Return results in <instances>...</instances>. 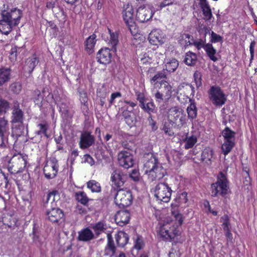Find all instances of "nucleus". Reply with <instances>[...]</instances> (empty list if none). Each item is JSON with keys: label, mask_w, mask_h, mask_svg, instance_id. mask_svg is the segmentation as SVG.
<instances>
[{"label": "nucleus", "mask_w": 257, "mask_h": 257, "mask_svg": "<svg viewBox=\"0 0 257 257\" xmlns=\"http://www.w3.org/2000/svg\"><path fill=\"white\" fill-rule=\"evenodd\" d=\"M28 156L21 153H15L9 161L8 171L11 174H17L24 171L27 164Z\"/></svg>", "instance_id": "4"}, {"label": "nucleus", "mask_w": 257, "mask_h": 257, "mask_svg": "<svg viewBox=\"0 0 257 257\" xmlns=\"http://www.w3.org/2000/svg\"><path fill=\"white\" fill-rule=\"evenodd\" d=\"M46 91H47L48 92V93H49L48 95L51 94V93L49 91V88L47 87H45L43 89V90H42V94H41V92H40V91L39 90H38V89L35 90V93L37 95V97H38L37 99H43L44 97L45 96V93Z\"/></svg>", "instance_id": "61"}, {"label": "nucleus", "mask_w": 257, "mask_h": 257, "mask_svg": "<svg viewBox=\"0 0 257 257\" xmlns=\"http://www.w3.org/2000/svg\"><path fill=\"white\" fill-rule=\"evenodd\" d=\"M107 242L104 249V255L112 256L115 252L116 247L110 233L107 234Z\"/></svg>", "instance_id": "27"}, {"label": "nucleus", "mask_w": 257, "mask_h": 257, "mask_svg": "<svg viewBox=\"0 0 257 257\" xmlns=\"http://www.w3.org/2000/svg\"><path fill=\"white\" fill-rule=\"evenodd\" d=\"M224 141H235V133L229 127H226L222 132Z\"/></svg>", "instance_id": "43"}, {"label": "nucleus", "mask_w": 257, "mask_h": 257, "mask_svg": "<svg viewBox=\"0 0 257 257\" xmlns=\"http://www.w3.org/2000/svg\"><path fill=\"white\" fill-rule=\"evenodd\" d=\"M9 130V121L4 117H0V138L3 140Z\"/></svg>", "instance_id": "36"}, {"label": "nucleus", "mask_w": 257, "mask_h": 257, "mask_svg": "<svg viewBox=\"0 0 257 257\" xmlns=\"http://www.w3.org/2000/svg\"><path fill=\"white\" fill-rule=\"evenodd\" d=\"M133 200L132 192L130 189L123 188L116 191L114 202L118 206L122 207L129 206Z\"/></svg>", "instance_id": "6"}, {"label": "nucleus", "mask_w": 257, "mask_h": 257, "mask_svg": "<svg viewBox=\"0 0 257 257\" xmlns=\"http://www.w3.org/2000/svg\"><path fill=\"white\" fill-rule=\"evenodd\" d=\"M85 50L89 53H91L96 44V35L93 34L87 38L85 43Z\"/></svg>", "instance_id": "35"}, {"label": "nucleus", "mask_w": 257, "mask_h": 257, "mask_svg": "<svg viewBox=\"0 0 257 257\" xmlns=\"http://www.w3.org/2000/svg\"><path fill=\"white\" fill-rule=\"evenodd\" d=\"M176 4V0H163L158 5V10H161L167 6H171Z\"/></svg>", "instance_id": "59"}, {"label": "nucleus", "mask_w": 257, "mask_h": 257, "mask_svg": "<svg viewBox=\"0 0 257 257\" xmlns=\"http://www.w3.org/2000/svg\"><path fill=\"white\" fill-rule=\"evenodd\" d=\"M18 222V219L14 214H4L2 217H0V228L5 225L14 229L19 226Z\"/></svg>", "instance_id": "17"}, {"label": "nucleus", "mask_w": 257, "mask_h": 257, "mask_svg": "<svg viewBox=\"0 0 257 257\" xmlns=\"http://www.w3.org/2000/svg\"><path fill=\"white\" fill-rule=\"evenodd\" d=\"M38 126L39 130L36 132V134L39 136L43 134L46 137L48 138L47 131L48 130L49 125L47 122L43 123H39Z\"/></svg>", "instance_id": "49"}, {"label": "nucleus", "mask_w": 257, "mask_h": 257, "mask_svg": "<svg viewBox=\"0 0 257 257\" xmlns=\"http://www.w3.org/2000/svg\"><path fill=\"white\" fill-rule=\"evenodd\" d=\"M108 31L110 35L109 43L111 44L112 47H114L118 42V35L115 33L111 32V30L109 28H108Z\"/></svg>", "instance_id": "53"}, {"label": "nucleus", "mask_w": 257, "mask_h": 257, "mask_svg": "<svg viewBox=\"0 0 257 257\" xmlns=\"http://www.w3.org/2000/svg\"><path fill=\"white\" fill-rule=\"evenodd\" d=\"M178 61L175 58L172 59L166 63L165 68H164L162 71L165 72V70H166L168 72H174L178 68Z\"/></svg>", "instance_id": "42"}, {"label": "nucleus", "mask_w": 257, "mask_h": 257, "mask_svg": "<svg viewBox=\"0 0 257 257\" xmlns=\"http://www.w3.org/2000/svg\"><path fill=\"white\" fill-rule=\"evenodd\" d=\"M204 50L205 51L207 56L211 60L213 61V62H216L217 61L218 59L215 56L216 50L213 47L211 43H207Z\"/></svg>", "instance_id": "39"}, {"label": "nucleus", "mask_w": 257, "mask_h": 257, "mask_svg": "<svg viewBox=\"0 0 257 257\" xmlns=\"http://www.w3.org/2000/svg\"><path fill=\"white\" fill-rule=\"evenodd\" d=\"M208 93L210 100L214 105L220 106L225 103L226 97L219 86H211Z\"/></svg>", "instance_id": "9"}, {"label": "nucleus", "mask_w": 257, "mask_h": 257, "mask_svg": "<svg viewBox=\"0 0 257 257\" xmlns=\"http://www.w3.org/2000/svg\"><path fill=\"white\" fill-rule=\"evenodd\" d=\"M165 35L160 29H154L149 35L148 41L153 45L157 46L164 43Z\"/></svg>", "instance_id": "20"}, {"label": "nucleus", "mask_w": 257, "mask_h": 257, "mask_svg": "<svg viewBox=\"0 0 257 257\" xmlns=\"http://www.w3.org/2000/svg\"><path fill=\"white\" fill-rule=\"evenodd\" d=\"M39 62V59L36 57V55L35 54H33L32 57H29L26 60V70L27 71L29 74L32 73Z\"/></svg>", "instance_id": "29"}, {"label": "nucleus", "mask_w": 257, "mask_h": 257, "mask_svg": "<svg viewBox=\"0 0 257 257\" xmlns=\"http://www.w3.org/2000/svg\"><path fill=\"white\" fill-rule=\"evenodd\" d=\"M123 20L132 35L137 33L138 29L134 18V9L132 5H127L122 11Z\"/></svg>", "instance_id": "8"}, {"label": "nucleus", "mask_w": 257, "mask_h": 257, "mask_svg": "<svg viewBox=\"0 0 257 257\" xmlns=\"http://www.w3.org/2000/svg\"><path fill=\"white\" fill-rule=\"evenodd\" d=\"M172 190L166 183H159L155 187L154 195L158 200L163 202H169L171 199Z\"/></svg>", "instance_id": "7"}, {"label": "nucleus", "mask_w": 257, "mask_h": 257, "mask_svg": "<svg viewBox=\"0 0 257 257\" xmlns=\"http://www.w3.org/2000/svg\"><path fill=\"white\" fill-rule=\"evenodd\" d=\"M112 57V51L107 48H101L96 54L97 61L99 63L105 65L109 64L111 62Z\"/></svg>", "instance_id": "19"}, {"label": "nucleus", "mask_w": 257, "mask_h": 257, "mask_svg": "<svg viewBox=\"0 0 257 257\" xmlns=\"http://www.w3.org/2000/svg\"><path fill=\"white\" fill-rule=\"evenodd\" d=\"M197 61V57L196 53L191 51H188L186 53L184 62L188 66H194Z\"/></svg>", "instance_id": "33"}, {"label": "nucleus", "mask_w": 257, "mask_h": 257, "mask_svg": "<svg viewBox=\"0 0 257 257\" xmlns=\"http://www.w3.org/2000/svg\"><path fill=\"white\" fill-rule=\"evenodd\" d=\"M172 123L169 122H165L163 126L162 130L164 132L166 135H167L169 137H172L174 135V132L172 128Z\"/></svg>", "instance_id": "50"}, {"label": "nucleus", "mask_w": 257, "mask_h": 257, "mask_svg": "<svg viewBox=\"0 0 257 257\" xmlns=\"http://www.w3.org/2000/svg\"><path fill=\"white\" fill-rule=\"evenodd\" d=\"M11 69L9 68H0V86H2L11 78Z\"/></svg>", "instance_id": "32"}, {"label": "nucleus", "mask_w": 257, "mask_h": 257, "mask_svg": "<svg viewBox=\"0 0 257 257\" xmlns=\"http://www.w3.org/2000/svg\"><path fill=\"white\" fill-rule=\"evenodd\" d=\"M168 118L170 122L178 125H182L185 120L183 109L178 106L172 107L168 110Z\"/></svg>", "instance_id": "11"}, {"label": "nucleus", "mask_w": 257, "mask_h": 257, "mask_svg": "<svg viewBox=\"0 0 257 257\" xmlns=\"http://www.w3.org/2000/svg\"><path fill=\"white\" fill-rule=\"evenodd\" d=\"M120 102L121 103V107L120 108L121 112H123L124 110L123 107L127 108V110H130L131 108H132L133 111H134V107L137 106V103L136 102L131 101L124 100L123 101H121Z\"/></svg>", "instance_id": "52"}, {"label": "nucleus", "mask_w": 257, "mask_h": 257, "mask_svg": "<svg viewBox=\"0 0 257 257\" xmlns=\"http://www.w3.org/2000/svg\"><path fill=\"white\" fill-rule=\"evenodd\" d=\"M183 39H188V42H186L187 46H194L198 50L201 48L205 49L206 44V39H198L194 40L193 37L189 34H184L182 36Z\"/></svg>", "instance_id": "23"}, {"label": "nucleus", "mask_w": 257, "mask_h": 257, "mask_svg": "<svg viewBox=\"0 0 257 257\" xmlns=\"http://www.w3.org/2000/svg\"><path fill=\"white\" fill-rule=\"evenodd\" d=\"M194 79L195 83L196 86L197 88L202 86V74L201 73L196 71L194 73Z\"/></svg>", "instance_id": "57"}, {"label": "nucleus", "mask_w": 257, "mask_h": 257, "mask_svg": "<svg viewBox=\"0 0 257 257\" xmlns=\"http://www.w3.org/2000/svg\"><path fill=\"white\" fill-rule=\"evenodd\" d=\"M135 95L137 100L139 102V104H142L146 101L145 94L144 92L136 91H135Z\"/></svg>", "instance_id": "60"}, {"label": "nucleus", "mask_w": 257, "mask_h": 257, "mask_svg": "<svg viewBox=\"0 0 257 257\" xmlns=\"http://www.w3.org/2000/svg\"><path fill=\"white\" fill-rule=\"evenodd\" d=\"M148 121L149 125L151 126V129L153 131L155 132L158 129V126L157 125L156 121L153 118L152 115H149L148 117Z\"/></svg>", "instance_id": "62"}, {"label": "nucleus", "mask_w": 257, "mask_h": 257, "mask_svg": "<svg viewBox=\"0 0 257 257\" xmlns=\"http://www.w3.org/2000/svg\"><path fill=\"white\" fill-rule=\"evenodd\" d=\"M115 241L118 247H124L128 242L129 237L127 233L119 231L115 234Z\"/></svg>", "instance_id": "28"}, {"label": "nucleus", "mask_w": 257, "mask_h": 257, "mask_svg": "<svg viewBox=\"0 0 257 257\" xmlns=\"http://www.w3.org/2000/svg\"><path fill=\"white\" fill-rule=\"evenodd\" d=\"M59 196L60 195L57 190H53L47 194L45 203H48L50 200L53 202L55 201L56 197H57V198L58 199Z\"/></svg>", "instance_id": "54"}, {"label": "nucleus", "mask_w": 257, "mask_h": 257, "mask_svg": "<svg viewBox=\"0 0 257 257\" xmlns=\"http://www.w3.org/2000/svg\"><path fill=\"white\" fill-rule=\"evenodd\" d=\"M131 214L126 210H119L115 215V221L120 226H123L128 223L130 220Z\"/></svg>", "instance_id": "22"}, {"label": "nucleus", "mask_w": 257, "mask_h": 257, "mask_svg": "<svg viewBox=\"0 0 257 257\" xmlns=\"http://www.w3.org/2000/svg\"><path fill=\"white\" fill-rule=\"evenodd\" d=\"M75 198L77 201L84 206L87 205L90 199L84 191H78L75 194Z\"/></svg>", "instance_id": "37"}, {"label": "nucleus", "mask_w": 257, "mask_h": 257, "mask_svg": "<svg viewBox=\"0 0 257 257\" xmlns=\"http://www.w3.org/2000/svg\"><path fill=\"white\" fill-rule=\"evenodd\" d=\"M79 100L82 104L88 108V96L87 92L84 90H78Z\"/></svg>", "instance_id": "51"}, {"label": "nucleus", "mask_w": 257, "mask_h": 257, "mask_svg": "<svg viewBox=\"0 0 257 257\" xmlns=\"http://www.w3.org/2000/svg\"><path fill=\"white\" fill-rule=\"evenodd\" d=\"M235 145V141H224L221 147L222 153L226 156L231 151Z\"/></svg>", "instance_id": "38"}, {"label": "nucleus", "mask_w": 257, "mask_h": 257, "mask_svg": "<svg viewBox=\"0 0 257 257\" xmlns=\"http://www.w3.org/2000/svg\"><path fill=\"white\" fill-rule=\"evenodd\" d=\"M183 141L185 143L184 148L185 149L188 150L192 148L195 144L197 143V137L194 135H192L190 137H186L183 140Z\"/></svg>", "instance_id": "44"}, {"label": "nucleus", "mask_w": 257, "mask_h": 257, "mask_svg": "<svg viewBox=\"0 0 257 257\" xmlns=\"http://www.w3.org/2000/svg\"><path fill=\"white\" fill-rule=\"evenodd\" d=\"M87 188L93 193H99L101 191L100 184L95 180H90L86 183Z\"/></svg>", "instance_id": "40"}, {"label": "nucleus", "mask_w": 257, "mask_h": 257, "mask_svg": "<svg viewBox=\"0 0 257 257\" xmlns=\"http://www.w3.org/2000/svg\"><path fill=\"white\" fill-rule=\"evenodd\" d=\"M152 10L149 7L141 6L137 10L136 18L140 23H145L150 20L153 16Z\"/></svg>", "instance_id": "16"}, {"label": "nucleus", "mask_w": 257, "mask_h": 257, "mask_svg": "<svg viewBox=\"0 0 257 257\" xmlns=\"http://www.w3.org/2000/svg\"><path fill=\"white\" fill-rule=\"evenodd\" d=\"M188 118L191 120L196 118L197 115V108L194 101H191L187 108Z\"/></svg>", "instance_id": "41"}, {"label": "nucleus", "mask_w": 257, "mask_h": 257, "mask_svg": "<svg viewBox=\"0 0 257 257\" xmlns=\"http://www.w3.org/2000/svg\"><path fill=\"white\" fill-rule=\"evenodd\" d=\"M175 204H178V205L185 204L188 201V193L184 191L180 194L174 200Z\"/></svg>", "instance_id": "47"}, {"label": "nucleus", "mask_w": 257, "mask_h": 257, "mask_svg": "<svg viewBox=\"0 0 257 257\" xmlns=\"http://www.w3.org/2000/svg\"><path fill=\"white\" fill-rule=\"evenodd\" d=\"M83 162L84 163H87L90 166H92L94 164V160L93 158L89 154H85L83 156Z\"/></svg>", "instance_id": "64"}, {"label": "nucleus", "mask_w": 257, "mask_h": 257, "mask_svg": "<svg viewBox=\"0 0 257 257\" xmlns=\"http://www.w3.org/2000/svg\"><path fill=\"white\" fill-rule=\"evenodd\" d=\"M210 42V43H211L212 44V43H216L218 42L222 43L223 42V38L219 35H218L213 31H212Z\"/></svg>", "instance_id": "58"}, {"label": "nucleus", "mask_w": 257, "mask_h": 257, "mask_svg": "<svg viewBox=\"0 0 257 257\" xmlns=\"http://www.w3.org/2000/svg\"><path fill=\"white\" fill-rule=\"evenodd\" d=\"M1 15L2 18H4L13 26L16 27L20 23L23 17V12L17 8L10 9L8 5L4 4L1 10Z\"/></svg>", "instance_id": "5"}, {"label": "nucleus", "mask_w": 257, "mask_h": 257, "mask_svg": "<svg viewBox=\"0 0 257 257\" xmlns=\"http://www.w3.org/2000/svg\"><path fill=\"white\" fill-rule=\"evenodd\" d=\"M94 238V234L88 227L84 228L78 232L77 239L79 241L87 242Z\"/></svg>", "instance_id": "26"}, {"label": "nucleus", "mask_w": 257, "mask_h": 257, "mask_svg": "<svg viewBox=\"0 0 257 257\" xmlns=\"http://www.w3.org/2000/svg\"><path fill=\"white\" fill-rule=\"evenodd\" d=\"M25 118L24 112L20 108V103L17 100L13 101L11 116L12 124L20 126L23 125Z\"/></svg>", "instance_id": "10"}, {"label": "nucleus", "mask_w": 257, "mask_h": 257, "mask_svg": "<svg viewBox=\"0 0 257 257\" xmlns=\"http://www.w3.org/2000/svg\"><path fill=\"white\" fill-rule=\"evenodd\" d=\"M179 230L173 222H168L161 226L159 233L161 236L166 240L171 241L178 235Z\"/></svg>", "instance_id": "12"}, {"label": "nucleus", "mask_w": 257, "mask_h": 257, "mask_svg": "<svg viewBox=\"0 0 257 257\" xmlns=\"http://www.w3.org/2000/svg\"><path fill=\"white\" fill-rule=\"evenodd\" d=\"M220 221L222 222V226L223 229L231 228L230 219L228 215L224 214L220 218Z\"/></svg>", "instance_id": "56"}, {"label": "nucleus", "mask_w": 257, "mask_h": 257, "mask_svg": "<svg viewBox=\"0 0 257 257\" xmlns=\"http://www.w3.org/2000/svg\"><path fill=\"white\" fill-rule=\"evenodd\" d=\"M124 110L121 112L122 115L125 121V123L130 127L134 126L137 121L136 116L133 109L131 108L130 110H127V108L123 107Z\"/></svg>", "instance_id": "25"}, {"label": "nucleus", "mask_w": 257, "mask_h": 257, "mask_svg": "<svg viewBox=\"0 0 257 257\" xmlns=\"http://www.w3.org/2000/svg\"><path fill=\"white\" fill-rule=\"evenodd\" d=\"M214 151L210 147H206L201 153V160L208 165L211 164V159L213 157Z\"/></svg>", "instance_id": "31"}, {"label": "nucleus", "mask_w": 257, "mask_h": 257, "mask_svg": "<svg viewBox=\"0 0 257 257\" xmlns=\"http://www.w3.org/2000/svg\"><path fill=\"white\" fill-rule=\"evenodd\" d=\"M179 206L178 204H175L174 203H172L171 205V213L173 216H177L180 214V211L179 210Z\"/></svg>", "instance_id": "63"}, {"label": "nucleus", "mask_w": 257, "mask_h": 257, "mask_svg": "<svg viewBox=\"0 0 257 257\" xmlns=\"http://www.w3.org/2000/svg\"><path fill=\"white\" fill-rule=\"evenodd\" d=\"M139 106L144 112L148 113L149 115L156 112V105L153 100L147 103L145 101L144 103L140 104Z\"/></svg>", "instance_id": "34"}, {"label": "nucleus", "mask_w": 257, "mask_h": 257, "mask_svg": "<svg viewBox=\"0 0 257 257\" xmlns=\"http://www.w3.org/2000/svg\"><path fill=\"white\" fill-rule=\"evenodd\" d=\"M217 181L210 186L211 195L212 197H216L220 196L226 198L229 190V182L226 175L222 172H220L216 177Z\"/></svg>", "instance_id": "3"}, {"label": "nucleus", "mask_w": 257, "mask_h": 257, "mask_svg": "<svg viewBox=\"0 0 257 257\" xmlns=\"http://www.w3.org/2000/svg\"><path fill=\"white\" fill-rule=\"evenodd\" d=\"M46 215L47 219L52 223H60L63 220L64 212L59 208H52L48 210Z\"/></svg>", "instance_id": "18"}, {"label": "nucleus", "mask_w": 257, "mask_h": 257, "mask_svg": "<svg viewBox=\"0 0 257 257\" xmlns=\"http://www.w3.org/2000/svg\"><path fill=\"white\" fill-rule=\"evenodd\" d=\"M9 22V21L1 17L0 20V32L6 35H8L12 31L14 27H15Z\"/></svg>", "instance_id": "30"}, {"label": "nucleus", "mask_w": 257, "mask_h": 257, "mask_svg": "<svg viewBox=\"0 0 257 257\" xmlns=\"http://www.w3.org/2000/svg\"><path fill=\"white\" fill-rule=\"evenodd\" d=\"M59 168L58 161L55 158L47 161L43 168V172L46 178H54L57 174Z\"/></svg>", "instance_id": "13"}, {"label": "nucleus", "mask_w": 257, "mask_h": 257, "mask_svg": "<svg viewBox=\"0 0 257 257\" xmlns=\"http://www.w3.org/2000/svg\"><path fill=\"white\" fill-rule=\"evenodd\" d=\"M199 5L203 15V19L205 21H210L213 18V15L210 6L207 0H198Z\"/></svg>", "instance_id": "24"}, {"label": "nucleus", "mask_w": 257, "mask_h": 257, "mask_svg": "<svg viewBox=\"0 0 257 257\" xmlns=\"http://www.w3.org/2000/svg\"><path fill=\"white\" fill-rule=\"evenodd\" d=\"M95 142L94 137L88 131L82 132L80 135L79 147L81 149H85L91 147Z\"/></svg>", "instance_id": "21"}, {"label": "nucleus", "mask_w": 257, "mask_h": 257, "mask_svg": "<svg viewBox=\"0 0 257 257\" xmlns=\"http://www.w3.org/2000/svg\"><path fill=\"white\" fill-rule=\"evenodd\" d=\"M92 229L95 234L98 236L106 230L105 225L103 221H99L92 226Z\"/></svg>", "instance_id": "46"}, {"label": "nucleus", "mask_w": 257, "mask_h": 257, "mask_svg": "<svg viewBox=\"0 0 257 257\" xmlns=\"http://www.w3.org/2000/svg\"><path fill=\"white\" fill-rule=\"evenodd\" d=\"M10 108V103L3 98H0V115H5Z\"/></svg>", "instance_id": "45"}, {"label": "nucleus", "mask_w": 257, "mask_h": 257, "mask_svg": "<svg viewBox=\"0 0 257 257\" xmlns=\"http://www.w3.org/2000/svg\"><path fill=\"white\" fill-rule=\"evenodd\" d=\"M144 170L148 176V179L153 181L162 179L166 174L167 172L159 162L158 159L153 154L144 164Z\"/></svg>", "instance_id": "2"}, {"label": "nucleus", "mask_w": 257, "mask_h": 257, "mask_svg": "<svg viewBox=\"0 0 257 257\" xmlns=\"http://www.w3.org/2000/svg\"><path fill=\"white\" fill-rule=\"evenodd\" d=\"M126 176L119 170H115L111 174V187L115 191L121 189L125 182Z\"/></svg>", "instance_id": "14"}, {"label": "nucleus", "mask_w": 257, "mask_h": 257, "mask_svg": "<svg viewBox=\"0 0 257 257\" xmlns=\"http://www.w3.org/2000/svg\"><path fill=\"white\" fill-rule=\"evenodd\" d=\"M144 242L143 238L141 236L137 235V238L135 241L134 248L140 250L144 246Z\"/></svg>", "instance_id": "55"}, {"label": "nucleus", "mask_w": 257, "mask_h": 257, "mask_svg": "<svg viewBox=\"0 0 257 257\" xmlns=\"http://www.w3.org/2000/svg\"><path fill=\"white\" fill-rule=\"evenodd\" d=\"M118 162L120 166L128 169L133 166L134 160L133 155L127 151H121L117 155Z\"/></svg>", "instance_id": "15"}, {"label": "nucleus", "mask_w": 257, "mask_h": 257, "mask_svg": "<svg viewBox=\"0 0 257 257\" xmlns=\"http://www.w3.org/2000/svg\"><path fill=\"white\" fill-rule=\"evenodd\" d=\"M167 74L164 71L158 72L150 79V83L157 91L154 94L156 102H167L171 98L174 91L170 83L166 80Z\"/></svg>", "instance_id": "1"}, {"label": "nucleus", "mask_w": 257, "mask_h": 257, "mask_svg": "<svg viewBox=\"0 0 257 257\" xmlns=\"http://www.w3.org/2000/svg\"><path fill=\"white\" fill-rule=\"evenodd\" d=\"M11 92L14 94H19L22 89V85L19 82L12 83L9 87Z\"/></svg>", "instance_id": "48"}]
</instances>
